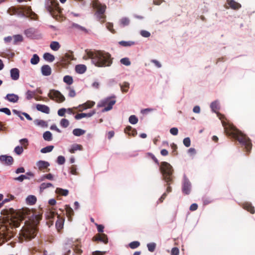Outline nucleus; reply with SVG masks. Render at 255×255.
<instances>
[{
  "label": "nucleus",
  "instance_id": "obj_1",
  "mask_svg": "<svg viewBox=\"0 0 255 255\" xmlns=\"http://www.w3.org/2000/svg\"><path fill=\"white\" fill-rule=\"evenodd\" d=\"M87 58L91 59L96 66L105 67L110 66L113 60L111 54L103 51H90L87 53Z\"/></svg>",
  "mask_w": 255,
  "mask_h": 255
},
{
  "label": "nucleus",
  "instance_id": "obj_21",
  "mask_svg": "<svg viewBox=\"0 0 255 255\" xmlns=\"http://www.w3.org/2000/svg\"><path fill=\"white\" fill-rule=\"evenodd\" d=\"M82 149V146L78 144H73L71 146L69 151L71 153H74L77 150H81Z\"/></svg>",
  "mask_w": 255,
  "mask_h": 255
},
{
  "label": "nucleus",
  "instance_id": "obj_44",
  "mask_svg": "<svg viewBox=\"0 0 255 255\" xmlns=\"http://www.w3.org/2000/svg\"><path fill=\"white\" fill-rule=\"evenodd\" d=\"M51 187H53V185L50 183H42L40 186V190L41 191H43L44 189Z\"/></svg>",
  "mask_w": 255,
  "mask_h": 255
},
{
  "label": "nucleus",
  "instance_id": "obj_47",
  "mask_svg": "<svg viewBox=\"0 0 255 255\" xmlns=\"http://www.w3.org/2000/svg\"><path fill=\"white\" fill-rule=\"evenodd\" d=\"M60 125L63 128H67L69 125V122L66 119H62L60 121Z\"/></svg>",
  "mask_w": 255,
  "mask_h": 255
},
{
  "label": "nucleus",
  "instance_id": "obj_59",
  "mask_svg": "<svg viewBox=\"0 0 255 255\" xmlns=\"http://www.w3.org/2000/svg\"><path fill=\"white\" fill-rule=\"evenodd\" d=\"M25 178V175L22 174L17 177L14 178L13 179L15 181H18L21 182L25 179H24Z\"/></svg>",
  "mask_w": 255,
  "mask_h": 255
},
{
  "label": "nucleus",
  "instance_id": "obj_10",
  "mask_svg": "<svg viewBox=\"0 0 255 255\" xmlns=\"http://www.w3.org/2000/svg\"><path fill=\"white\" fill-rule=\"evenodd\" d=\"M24 34L30 38L35 39L41 37L40 34L37 33V30L34 28H29L24 31Z\"/></svg>",
  "mask_w": 255,
  "mask_h": 255
},
{
  "label": "nucleus",
  "instance_id": "obj_26",
  "mask_svg": "<svg viewBox=\"0 0 255 255\" xmlns=\"http://www.w3.org/2000/svg\"><path fill=\"white\" fill-rule=\"evenodd\" d=\"M243 207L244 209L250 212L251 213L254 214L255 213L254 207L252 206L250 203H245Z\"/></svg>",
  "mask_w": 255,
  "mask_h": 255
},
{
  "label": "nucleus",
  "instance_id": "obj_36",
  "mask_svg": "<svg viewBox=\"0 0 255 255\" xmlns=\"http://www.w3.org/2000/svg\"><path fill=\"white\" fill-rule=\"evenodd\" d=\"M13 44H17L18 42H22L23 41V37L21 35L17 34L14 35L13 36Z\"/></svg>",
  "mask_w": 255,
  "mask_h": 255
},
{
  "label": "nucleus",
  "instance_id": "obj_53",
  "mask_svg": "<svg viewBox=\"0 0 255 255\" xmlns=\"http://www.w3.org/2000/svg\"><path fill=\"white\" fill-rule=\"evenodd\" d=\"M106 27L112 33H115V30L113 28V24L112 23L108 22L106 24Z\"/></svg>",
  "mask_w": 255,
  "mask_h": 255
},
{
  "label": "nucleus",
  "instance_id": "obj_45",
  "mask_svg": "<svg viewBox=\"0 0 255 255\" xmlns=\"http://www.w3.org/2000/svg\"><path fill=\"white\" fill-rule=\"evenodd\" d=\"M138 118L135 115H131L129 117L128 121L132 125H135L138 122Z\"/></svg>",
  "mask_w": 255,
  "mask_h": 255
},
{
  "label": "nucleus",
  "instance_id": "obj_63",
  "mask_svg": "<svg viewBox=\"0 0 255 255\" xmlns=\"http://www.w3.org/2000/svg\"><path fill=\"white\" fill-rule=\"evenodd\" d=\"M151 62L152 63H153V64H154V65H155V66H156L157 68H161V64H160V63L157 60H155V59H153V60H152L151 61Z\"/></svg>",
  "mask_w": 255,
  "mask_h": 255
},
{
  "label": "nucleus",
  "instance_id": "obj_31",
  "mask_svg": "<svg viewBox=\"0 0 255 255\" xmlns=\"http://www.w3.org/2000/svg\"><path fill=\"white\" fill-rule=\"evenodd\" d=\"M129 23L130 20L128 17H124L120 20V24L123 27L128 25Z\"/></svg>",
  "mask_w": 255,
  "mask_h": 255
},
{
  "label": "nucleus",
  "instance_id": "obj_2",
  "mask_svg": "<svg viewBox=\"0 0 255 255\" xmlns=\"http://www.w3.org/2000/svg\"><path fill=\"white\" fill-rule=\"evenodd\" d=\"M148 155L159 166V169L162 175V179L169 185L172 181V175L173 169L172 166L167 162H162L160 164L157 159L153 154L148 153Z\"/></svg>",
  "mask_w": 255,
  "mask_h": 255
},
{
  "label": "nucleus",
  "instance_id": "obj_58",
  "mask_svg": "<svg viewBox=\"0 0 255 255\" xmlns=\"http://www.w3.org/2000/svg\"><path fill=\"white\" fill-rule=\"evenodd\" d=\"M170 132L173 135H176L178 133V129L177 128H172L170 129Z\"/></svg>",
  "mask_w": 255,
  "mask_h": 255
},
{
  "label": "nucleus",
  "instance_id": "obj_7",
  "mask_svg": "<svg viewBox=\"0 0 255 255\" xmlns=\"http://www.w3.org/2000/svg\"><path fill=\"white\" fill-rule=\"evenodd\" d=\"M92 4L93 7L97 9L95 13V16L98 20L103 22L104 21L103 19L104 18V14L106 11V5L102 4L98 0H94Z\"/></svg>",
  "mask_w": 255,
  "mask_h": 255
},
{
  "label": "nucleus",
  "instance_id": "obj_50",
  "mask_svg": "<svg viewBox=\"0 0 255 255\" xmlns=\"http://www.w3.org/2000/svg\"><path fill=\"white\" fill-rule=\"evenodd\" d=\"M140 245V243L138 241H133L129 243V247L132 249H134L138 247Z\"/></svg>",
  "mask_w": 255,
  "mask_h": 255
},
{
  "label": "nucleus",
  "instance_id": "obj_40",
  "mask_svg": "<svg viewBox=\"0 0 255 255\" xmlns=\"http://www.w3.org/2000/svg\"><path fill=\"white\" fill-rule=\"evenodd\" d=\"M63 81L68 85H70L73 83V80L71 76L66 75L64 77Z\"/></svg>",
  "mask_w": 255,
  "mask_h": 255
},
{
  "label": "nucleus",
  "instance_id": "obj_9",
  "mask_svg": "<svg viewBox=\"0 0 255 255\" xmlns=\"http://www.w3.org/2000/svg\"><path fill=\"white\" fill-rule=\"evenodd\" d=\"M192 185L189 179L185 174L183 175V178L182 182V192L185 195H189L191 191Z\"/></svg>",
  "mask_w": 255,
  "mask_h": 255
},
{
  "label": "nucleus",
  "instance_id": "obj_57",
  "mask_svg": "<svg viewBox=\"0 0 255 255\" xmlns=\"http://www.w3.org/2000/svg\"><path fill=\"white\" fill-rule=\"evenodd\" d=\"M67 89L69 90L68 96L70 97H74L76 95L75 90L71 88L70 87H67Z\"/></svg>",
  "mask_w": 255,
  "mask_h": 255
},
{
  "label": "nucleus",
  "instance_id": "obj_38",
  "mask_svg": "<svg viewBox=\"0 0 255 255\" xmlns=\"http://www.w3.org/2000/svg\"><path fill=\"white\" fill-rule=\"evenodd\" d=\"M35 94H36L35 91H31L30 90H27L25 93L26 99L28 100H30L34 97V96L35 95Z\"/></svg>",
  "mask_w": 255,
  "mask_h": 255
},
{
  "label": "nucleus",
  "instance_id": "obj_3",
  "mask_svg": "<svg viewBox=\"0 0 255 255\" xmlns=\"http://www.w3.org/2000/svg\"><path fill=\"white\" fill-rule=\"evenodd\" d=\"M45 7L49 14L56 20H59L61 17V8L59 6L57 0H46Z\"/></svg>",
  "mask_w": 255,
  "mask_h": 255
},
{
  "label": "nucleus",
  "instance_id": "obj_19",
  "mask_svg": "<svg viewBox=\"0 0 255 255\" xmlns=\"http://www.w3.org/2000/svg\"><path fill=\"white\" fill-rule=\"evenodd\" d=\"M36 166L38 167L39 170H42L49 166L50 163L47 161L39 160L36 162Z\"/></svg>",
  "mask_w": 255,
  "mask_h": 255
},
{
  "label": "nucleus",
  "instance_id": "obj_13",
  "mask_svg": "<svg viewBox=\"0 0 255 255\" xmlns=\"http://www.w3.org/2000/svg\"><path fill=\"white\" fill-rule=\"evenodd\" d=\"M96 112L95 110H93L88 113H81L78 114L75 116V119L78 120L83 118H90L95 115Z\"/></svg>",
  "mask_w": 255,
  "mask_h": 255
},
{
  "label": "nucleus",
  "instance_id": "obj_43",
  "mask_svg": "<svg viewBox=\"0 0 255 255\" xmlns=\"http://www.w3.org/2000/svg\"><path fill=\"white\" fill-rule=\"evenodd\" d=\"M65 210L67 216L69 218H71V216H72L74 214V212L72 208L69 205H66L65 207Z\"/></svg>",
  "mask_w": 255,
  "mask_h": 255
},
{
  "label": "nucleus",
  "instance_id": "obj_51",
  "mask_svg": "<svg viewBox=\"0 0 255 255\" xmlns=\"http://www.w3.org/2000/svg\"><path fill=\"white\" fill-rule=\"evenodd\" d=\"M140 34L143 37L148 38L150 36V33L145 30H142L140 31Z\"/></svg>",
  "mask_w": 255,
  "mask_h": 255
},
{
  "label": "nucleus",
  "instance_id": "obj_6",
  "mask_svg": "<svg viewBox=\"0 0 255 255\" xmlns=\"http://www.w3.org/2000/svg\"><path fill=\"white\" fill-rule=\"evenodd\" d=\"M116 97L115 95H113L111 97H108L102 100H101L98 104L97 107L99 108L103 107L107 105L104 109L102 110L103 113L110 111L113 109V106L116 104V101L115 100Z\"/></svg>",
  "mask_w": 255,
  "mask_h": 255
},
{
  "label": "nucleus",
  "instance_id": "obj_25",
  "mask_svg": "<svg viewBox=\"0 0 255 255\" xmlns=\"http://www.w3.org/2000/svg\"><path fill=\"white\" fill-rule=\"evenodd\" d=\"M120 86L123 93H127L129 88V83L128 82H124L122 84H120Z\"/></svg>",
  "mask_w": 255,
  "mask_h": 255
},
{
  "label": "nucleus",
  "instance_id": "obj_5",
  "mask_svg": "<svg viewBox=\"0 0 255 255\" xmlns=\"http://www.w3.org/2000/svg\"><path fill=\"white\" fill-rule=\"evenodd\" d=\"M37 229L32 225H28L22 227L19 233L21 240L30 241L34 239L36 235Z\"/></svg>",
  "mask_w": 255,
  "mask_h": 255
},
{
  "label": "nucleus",
  "instance_id": "obj_39",
  "mask_svg": "<svg viewBox=\"0 0 255 255\" xmlns=\"http://www.w3.org/2000/svg\"><path fill=\"white\" fill-rule=\"evenodd\" d=\"M95 105V102L93 101H88L85 104L80 105V106L83 108V110H86L88 108H90L94 106Z\"/></svg>",
  "mask_w": 255,
  "mask_h": 255
},
{
  "label": "nucleus",
  "instance_id": "obj_46",
  "mask_svg": "<svg viewBox=\"0 0 255 255\" xmlns=\"http://www.w3.org/2000/svg\"><path fill=\"white\" fill-rule=\"evenodd\" d=\"M120 62L126 66H129L131 64V62L128 58L125 57L122 58L120 60Z\"/></svg>",
  "mask_w": 255,
  "mask_h": 255
},
{
  "label": "nucleus",
  "instance_id": "obj_23",
  "mask_svg": "<svg viewBox=\"0 0 255 255\" xmlns=\"http://www.w3.org/2000/svg\"><path fill=\"white\" fill-rule=\"evenodd\" d=\"M125 132L129 135L135 136L137 134V131L133 129L131 127L128 126L125 128Z\"/></svg>",
  "mask_w": 255,
  "mask_h": 255
},
{
  "label": "nucleus",
  "instance_id": "obj_18",
  "mask_svg": "<svg viewBox=\"0 0 255 255\" xmlns=\"http://www.w3.org/2000/svg\"><path fill=\"white\" fill-rule=\"evenodd\" d=\"M93 240L94 241H100L105 244H107L108 242V239L107 235L103 234L101 236L98 235L94 237Z\"/></svg>",
  "mask_w": 255,
  "mask_h": 255
},
{
  "label": "nucleus",
  "instance_id": "obj_28",
  "mask_svg": "<svg viewBox=\"0 0 255 255\" xmlns=\"http://www.w3.org/2000/svg\"><path fill=\"white\" fill-rule=\"evenodd\" d=\"M26 202L29 205H34L36 202V198L34 195H29L26 198Z\"/></svg>",
  "mask_w": 255,
  "mask_h": 255
},
{
  "label": "nucleus",
  "instance_id": "obj_22",
  "mask_svg": "<svg viewBox=\"0 0 255 255\" xmlns=\"http://www.w3.org/2000/svg\"><path fill=\"white\" fill-rule=\"evenodd\" d=\"M228 4L234 9H238L241 7V5L234 0H227Z\"/></svg>",
  "mask_w": 255,
  "mask_h": 255
},
{
  "label": "nucleus",
  "instance_id": "obj_32",
  "mask_svg": "<svg viewBox=\"0 0 255 255\" xmlns=\"http://www.w3.org/2000/svg\"><path fill=\"white\" fill-rule=\"evenodd\" d=\"M23 12L26 13L27 16H31L32 15H35V14L32 11L30 7L23 6L22 8Z\"/></svg>",
  "mask_w": 255,
  "mask_h": 255
},
{
  "label": "nucleus",
  "instance_id": "obj_8",
  "mask_svg": "<svg viewBox=\"0 0 255 255\" xmlns=\"http://www.w3.org/2000/svg\"><path fill=\"white\" fill-rule=\"evenodd\" d=\"M48 96L52 100L57 103H62L65 100V97L58 90L51 89L48 94Z\"/></svg>",
  "mask_w": 255,
  "mask_h": 255
},
{
  "label": "nucleus",
  "instance_id": "obj_16",
  "mask_svg": "<svg viewBox=\"0 0 255 255\" xmlns=\"http://www.w3.org/2000/svg\"><path fill=\"white\" fill-rule=\"evenodd\" d=\"M36 109L38 111L45 114H48L50 113L49 108L45 105L37 104Z\"/></svg>",
  "mask_w": 255,
  "mask_h": 255
},
{
  "label": "nucleus",
  "instance_id": "obj_24",
  "mask_svg": "<svg viewBox=\"0 0 255 255\" xmlns=\"http://www.w3.org/2000/svg\"><path fill=\"white\" fill-rule=\"evenodd\" d=\"M87 69V67L85 65L80 64L76 65L75 67V71L77 73L83 74Z\"/></svg>",
  "mask_w": 255,
  "mask_h": 255
},
{
  "label": "nucleus",
  "instance_id": "obj_4",
  "mask_svg": "<svg viewBox=\"0 0 255 255\" xmlns=\"http://www.w3.org/2000/svg\"><path fill=\"white\" fill-rule=\"evenodd\" d=\"M233 134L234 137L237 139L239 142L244 146L247 152H250L252 148V143L251 140L241 131L234 128L233 131Z\"/></svg>",
  "mask_w": 255,
  "mask_h": 255
},
{
  "label": "nucleus",
  "instance_id": "obj_15",
  "mask_svg": "<svg viewBox=\"0 0 255 255\" xmlns=\"http://www.w3.org/2000/svg\"><path fill=\"white\" fill-rule=\"evenodd\" d=\"M5 99L10 102L15 103L18 101L19 97L17 95L14 94H8L5 97Z\"/></svg>",
  "mask_w": 255,
  "mask_h": 255
},
{
  "label": "nucleus",
  "instance_id": "obj_34",
  "mask_svg": "<svg viewBox=\"0 0 255 255\" xmlns=\"http://www.w3.org/2000/svg\"><path fill=\"white\" fill-rule=\"evenodd\" d=\"M43 137L46 141H51L52 140V133L49 131H46L43 133Z\"/></svg>",
  "mask_w": 255,
  "mask_h": 255
},
{
  "label": "nucleus",
  "instance_id": "obj_14",
  "mask_svg": "<svg viewBox=\"0 0 255 255\" xmlns=\"http://www.w3.org/2000/svg\"><path fill=\"white\" fill-rule=\"evenodd\" d=\"M41 74L43 76H48L51 74V68L48 65H44L41 68Z\"/></svg>",
  "mask_w": 255,
  "mask_h": 255
},
{
  "label": "nucleus",
  "instance_id": "obj_20",
  "mask_svg": "<svg viewBox=\"0 0 255 255\" xmlns=\"http://www.w3.org/2000/svg\"><path fill=\"white\" fill-rule=\"evenodd\" d=\"M71 28H75L79 31L88 33V30L84 27L74 22H72L71 26Z\"/></svg>",
  "mask_w": 255,
  "mask_h": 255
},
{
  "label": "nucleus",
  "instance_id": "obj_55",
  "mask_svg": "<svg viewBox=\"0 0 255 255\" xmlns=\"http://www.w3.org/2000/svg\"><path fill=\"white\" fill-rule=\"evenodd\" d=\"M184 145L187 147H188L190 146L191 144V140L190 138L189 137H186L183 139V141Z\"/></svg>",
  "mask_w": 255,
  "mask_h": 255
},
{
  "label": "nucleus",
  "instance_id": "obj_35",
  "mask_svg": "<svg viewBox=\"0 0 255 255\" xmlns=\"http://www.w3.org/2000/svg\"><path fill=\"white\" fill-rule=\"evenodd\" d=\"M56 193L64 196H66L69 193V191L67 189H63L61 188H57Z\"/></svg>",
  "mask_w": 255,
  "mask_h": 255
},
{
  "label": "nucleus",
  "instance_id": "obj_11",
  "mask_svg": "<svg viewBox=\"0 0 255 255\" xmlns=\"http://www.w3.org/2000/svg\"><path fill=\"white\" fill-rule=\"evenodd\" d=\"M0 161L5 165H11L13 164V159L11 156L2 155L0 156Z\"/></svg>",
  "mask_w": 255,
  "mask_h": 255
},
{
  "label": "nucleus",
  "instance_id": "obj_54",
  "mask_svg": "<svg viewBox=\"0 0 255 255\" xmlns=\"http://www.w3.org/2000/svg\"><path fill=\"white\" fill-rule=\"evenodd\" d=\"M66 112V109L65 108H61L58 110L57 112L58 115L60 117H64L65 113Z\"/></svg>",
  "mask_w": 255,
  "mask_h": 255
},
{
  "label": "nucleus",
  "instance_id": "obj_33",
  "mask_svg": "<svg viewBox=\"0 0 255 255\" xmlns=\"http://www.w3.org/2000/svg\"><path fill=\"white\" fill-rule=\"evenodd\" d=\"M119 43L124 47H129L135 44V42L132 41H121Z\"/></svg>",
  "mask_w": 255,
  "mask_h": 255
},
{
  "label": "nucleus",
  "instance_id": "obj_61",
  "mask_svg": "<svg viewBox=\"0 0 255 255\" xmlns=\"http://www.w3.org/2000/svg\"><path fill=\"white\" fill-rule=\"evenodd\" d=\"M70 173L72 174H73V175H77V169H76V167L74 165H73L70 168Z\"/></svg>",
  "mask_w": 255,
  "mask_h": 255
},
{
  "label": "nucleus",
  "instance_id": "obj_56",
  "mask_svg": "<svg viewBox=\"0 0 255 255\" xmlns=\"http://www.w3.org/2000/svg\"><path fill=\"white\" fill-rule=\"evenodd\" d=\"M0 112H2L8 116L11 115V112L7 108H2L0 109Z\"/></svg>",
  "mask_w": 255,
  "mask_h": 255
},
{
  "label": "nucleus",
  "instance_id": "obj_29",
  "mask_svg": "<svg viewBox=\"0 0 255 255\" xmlns=\"http://www.w3.org/2000/svg\"><path fill=\"white\" fill-rule=\"evenodd\" d=\"M85 132L86 130L79 128L74 129L72 131L73 134L77 136H80L83 135Z\"/></svg>",
  "mask_w": 255,
  "mask_h": 255
},
{
  "label": "nucleus",
  "instance_id": "obj_64",
  "mask_svg": "<svg viewBox=\"0 0 255 255\" xmlns=\"http://www.w3.org/2000/svg\"><path fill=\"white\" fill-rule=\"evenodd\" d=\"M43 178H46L48 180H52L53 179V176L52 174L49 173L43 175Z\"/></svg>",
  "mask_w": 255,
  "mask_h": 255
},
{
  "label": "nucleus",
  "instance_id": "obj_52",
  "mask_svg": "<svg viewBox=\"0 0 255 255\" xmlns=\"http://www.w3.org/2000/svg\"><path fill=\"white\" fill-rule=\"evenodd\" d=\"M65 162V157L62 155L58 156L57 159V162L59 165H62L64 164Z\"/></svg>",
  "mask_w": 255,
  "mask_h": 255
},
{
  "label": "nucleus",
  "instance_id": "obj_30",
  "mask_svg": "<svg viewBox=\"0 0 255 255\" xmlns=\"http://www.w3.org/2000/svg\"><path fill=\"white\" fill-rule=\"evenodd\" d=\"M50 47L53 51H58L60 48V45L57 41H52L50 43Z\"/></svg>",
  "mask_w": 255,
  "mask_h": 255
},
{
  "label": "nucleus",
  "instance_id": "obj_42",
  "mask_svg": "<svg viewBox=\"0 0 255 255\" xmlns=\"http://www.w3.org/2000/svg\"><path fill=\"white\" fill-rule=\"evenodd\" d=\"M53 148H54L53 145H48L44 148H42L41 149L40 152L43 153L50 152L53 150Z\"/></svg>",
  "mask_w": 255,
  "mask_h": 255
},
{
  "label": "nucleus",
  "instance_id": "obj_41",
  "mask_svg": "<svg viewBox=\"0 0 255 255\" xmlns=\"http://www.w3.org/2000/svg\"><path fill=\"white\" fill-rule=\"evenodd\" d=\"M39 62V58L37 54H34L30 59V63L33 65H36Z\"/></svg>",
  "mask_w": 255,
  "mask_h": 255
},
{
  "label": "nucleus",
  "instance_id": "obj_60",
  "mask_svg": "<svg viewBox=\"0 0 255 255\" xmlns=\"http://www.w3.org/2000/svg\"><path fill=\"white\" fill-rule=\"evenodd\" d=\"M179 251L177 248H172L171 252V255H179Z\"/></svg>",
  "mask_w": 255,
  "mask_h": 255
},
{
  "label": "nucleus",
  "instance_id": "obj_37",
  "mask_svg": "<svg viewBox=\"0 0 255 255\" xmlns=\"http://www.w3.org/2000/svg\"><path fill=\"white\" fill-rule=\"evenodd\" d=\"M34 123L36 126H39L41 127H45L47 126V124L46 122L42 120H35L34 121Z\"/></svg>",
  "mask_w": 255,
  "mask_h": 255
},
{
  "label": "nucleus",
  "instance_id": "obj_17",
  "mask_svg": "<svg viewBox=\"0 0 255 255\" xmlns=\"http://www.w3.org/2000/svg\"><path fill=\"white\" fill-rule=\"evenodd\" d=\"M11 78L13 80H17L19 77V71L17 68H12L10 71Z\"/></svg>",
  "mask_w": 255,
  "mask_h": 255
},
{
  "label": "nucleus",
  "instance_id": "obj_27",
  "mask_svg": "<svg viewBox=\"0 0 255 255\" xmlns=\"http://www.w3.org/2000/svg\"><path fill=\"white\" fill-rule=\"evenodd\" d=\"M43 58L45 60L49 62H53L55 59V57L53 55L51 54L50 53H45L43 54Z\"/></svg>",
  "mask_w": 255,
  "mask_h": 255
},
{
  "label": "nucleus",
  "instance_id": "obj_12",
  "mask_svg": "<svg viewBox=\"0 0 255 255\" xmlns=\"http://www.w3.org/2000/svg\"><path fill=\"white\" fill-rule=\"evenodd\" d=\"M210 108L213 112L217 114V116L219 118V119L222 120V115L217 112V111L220 109V104L219 101H215L211 103L210 105Z\"/></svg>",
  "mask_w": 255,
  "mask_h": 255
},
{
  "label": "nucleus",
  "instance_id": "obj_49",
  "mask_svg": "<svg viewBox=\"0 0 255 255\" xmlns=\"http://www.w3.org/2000/svg\"><path fill=\"white\" fill-rule=\"evenodd\" d=\"M148 250L150 252L154 251L156 248V244L154 243H149L147 245Z\"/></svg>",
  "mask_w": 255,
  "mask_h": 255
},
{
  "label": "nucleus",
  "instance_id": "obj_48",
  "mask_svg": "<svg viewBox=\"0 0 255 255\" xmlns=\"http://www.w3.org/2000/svg\"><path fill=\"white\" fill-rule=\"evenodd\" d=\"M14 151L17 155H20L23 152V147L22 146L18 145L14 148Z\"/></svg>",
  "mask_w": 255,
  "mask_h": 255
},
{
  "label": "nucleus",
  "instance_id": "obj_62",
  "mask_svg": "<svg viewBox=\"0 0 255 255\" xmlns=\"http://www.w3.org/2000/svg\"><path fill=\"white\" fill-rule=\"evenodd\" d=\"M15 172L16 174H19L20 173H24L25 169L23 167H19L16 169Z\"/></svg>",
  "mask_w": 255,
  "mask_h": 255
}]
</instances>
